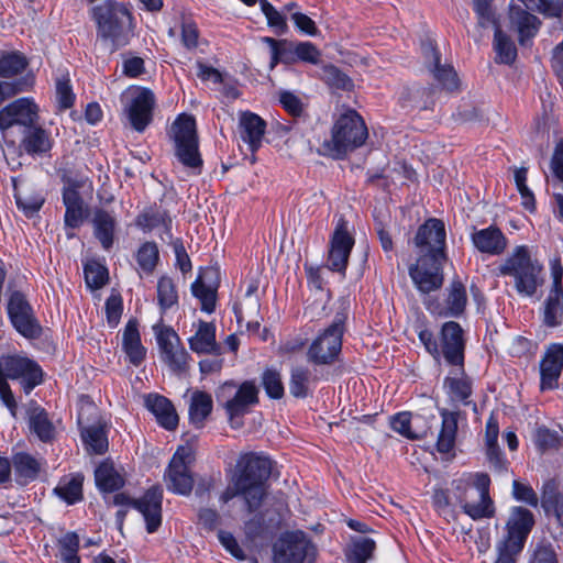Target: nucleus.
I'll return each instance as SVG.
<instances>
[{
    "instance_id": "1",
    "label": "nucleus",
    "mask_w": 563,
    "mask_h": 563,
    "mask_svg": "<svg viewBox=\"0 0 563 563\" xmlns=\"http://www.w3.org/2000/svg\"><path fill=\"white\" fill-rule=\"evenodd\" d=\"M91 19L97 26V37L109 42L111 52L129 44L132 33L133 18L128 8L120 2L107 0L90 10Z\"/></svg>"
},
{
    "instance_id": "2",
    "label": "nucleus",
    "mask_w": 563,
    "mask_h": 563,
    "mask_svg": "<svg viewBox=\"0 0 563 563\" xmlns=\"http://www.w3.org/2000/svg\"><path fill=\"white\" fill-rule=\"evenodd\" d=\"M499 275L514 278L520 296L533 297L544 284L543 265L533 257L527 245L516 246L498 267Z\"/></svg>"
},
{
    "instance_id": "3",
    "label": "nucleus",
    "mask_w": 563,
    "mask_h": 563,
    "mask_svg": "<svg viewBox=\"0 0 563 563\" xmlns=\"http://www.w3.org/2000/svg\"><path fill=\"white\" fill-rule=\"evenodd\" d=\"M367 136L363 118L355 110L349 109L334 121L331 139L323 146L333 157L343 158L349 152L361 147Z\"/></svg>"
},
{
    "instance_id": "4",
    "label": "nucleus",
    "mask_w": 563,
    "mask_h": 563,
    "mask_svg": "<svg viewBox=\"0 0 563 563\" xmlns=\"http://www.w3.org/2000/svg\"><path fill=\"white\" fill-rule=\"evenodd\" d=\"M170 139L177 161L194 175L202 170L203 161L199 152V142L194 117L180 114L172 124Z\"/></svg>"
},
{
    "instance_id": "5",
    "label": "nucleus",
    "mask_w": 563,
    "mask_h": 563,
    "mask_svg": "<svg viewBox=\"0 0 563 563\" xmlns=\"http://www.w3.org/2000/svg\"><path fill=\"white\" fill-rule=\"evenodd\" d=\"M346 314L338 312L332 323L319 334L307 351V361L319 368L339 360Z\"/></svg>"
},
{
    "instance_id": "6",
    "label": "nucleus",
    "mask_w": 563,
    "mask_h": 563,
    "mask_svg": "<svg viewBox=\"0 0 563 563\" xmlns=\"http://www.w3.org/2000/svg\"><path fill=\"white\" fill-rule=\"evenodd\" d=\"M272 473V461L254 452L242 454L236 462L234 475L251 492L256 489L255 498L263 504L267 495V481Z\"/></svg>"
},
{
    "instance_id": "7",
    "label": "nucleus",
    "mask_w": 563,
    "mask_h": 563,
    "mask_svg": "<svg viewBox=\"0 0 563 563\" xmlns=\"http://www.w3.org/2000/svg\"><path fill=\"white\" fill-rule=\"evenodd\" d=\"M37 106L29 98H20L0 110V132L11 146L15 145V130L20 134L37 123Z\"/></svg>"
},
{
    "instance_id": "8",
    "label": "nucleus",
    "mask_w": 563,
    "mask_h": 563,
    "mask_svg": "<svg viewBox=\"0 0 563 563\" xmlns=\"http://www.w3.org/2000/svg\"><path fill=\"white\" fill-rule=\"evenodd\" d=\"M257 387L249 380L239 387L233 382H225L216 390L217 402L224 408L232 426L236 418L243 417L249 411L250 406L257 404Z\"/></svg>"
},
{
    "instance_id": "9",
    "label": "nucleus",
    "mask_w": 563,
    "mask_h": 563,
    "mask_svg": "<svg viewBox=\"0 0 563 563\" xmlns=\"http://www.w3.org/2000/svg\"><path fill=\"white\" fill-rule=\"evenodd\" d=\"M317 548L300 530L283 533L273 545L274 563H313Z\"/></svg>"
},
{
    "instance_id": "10",
    "label": "nucleus",
    "mask_w": 563,
    "mask_h": 563,
    "mask_svg": "<svg viewBox=\"0 0 563 563\" xmlns=\"http://www.w3.org/2000/svg\"><path fill=\"white\" fill-rule=\"evenodd\" d=\"M62 198L65 206L64 223L67 228H79L88 214L87 206L80 196V190L88 185L85 176L64 172L62 175Z\"/></svg>"
},
{
    "instance_id": "11",
    "label": "nucleus",
    "mask_w": 563,
    "mask_h": 563,
    "mask_svg": "<svg viewBox=\"0 0 563 563\" xmlns=\"http://www.w3.org/2000/svg\"><path fill=\"white\" fill-rule=\"evenodd\" d=\"M0 377L19 380L23 391L29 395L43 380L41 366L22 354H3L0 356Z\"/></svg>"
},
{
    "instance_id": "12",
    "label": "nucleus",
    "mask_w": 563,
    "mask_h": 563,
    "mask_svg": "<svg viewBox=\"0 0 563 563\" xmlns=\"http://www.w3.org/2000/svg\"><path fill=\"white\" fill-rule=\"evenodd\" d=\"M162 501L163 489L159 486L148 488L139 499H132L124 493L113 496L114 505H129L143 515L148 533L155 532L162 523Z\"/></svg>"
},
{
    "instance_id": "13",
    "label": "nucleus",
    "mask_w": 563,
    "mask_h": 563,
    "mask_svg": "<svg viewBox=\"0 0 563 563\" xmlns=\"http://www.w3.org/2000/svg\"><path fill=\"white\" fill-rule=\"evenodd\" d=\"M192 451L189 446H179L173 455L164 474L168 490L188 496L194 488V477L189 471Z\"/></svg>"
},
{
    "instance_id": "14",
    "label": "nucleus",
    "mask_w": 563,
    "mask_h": 563,
    "mask_svg": "<svg viewBox=\"0 0 563 563\" xmlns=\"http://www.w3.org/2000/svg\"><path fill=\"white\" fill-rule=\"evenodd\" d=\"M490 479L485 473H477L475 476V488L465 490V499L460 504L464 512L473 520L490 518L494 515L493 501L489 497Z\"/></svg>"
},
{
    "instance_id": "15",
    "label": "nucleus",
    "mask_w": 563,
    "mask_h": 563,
    "mask_svg": "<svg viewBox=\"0 0 563 563\" xmlns=\"http://www.w3.org/2000/svg\"><path fill=\"white\" fill-rule=\"evenodd\" d=\"M155 96L147 88H140L126 97L124 112L131 126L137 132H144L153 120Z\"/></svg>"
},
{
    "instance_id": "16",
    "label": "nucleus",
    "mask_w": 563,
    "mask_h": 563,
    "mask_svg": "<svg viewBox=\"0 0 563 563\" xmlns=\"http://www.w3.org/2000/svg\"><path fill=\"white\" fill-rule=\"evenodd\" d=\"M445 236L446 233L443 221L432 218L419 227L415 238V244L417 247L427 252L424 256L434 260H445Z\"/></svg>"
},
{
    "instance_id": "17",
    "label": "nucleus",
    "mask_w": 563,
    "mask_h": 563,
    "mask_svg": "<svg viewBox=\"0 0 563 563\" xmlns=\"http://www.w3.org/2000/svg\"><path fill=\"white\" fill-rule=\"evenodd\" d=\"M443 261L423 256L418 264L409 267V276L419 291L429 294L441 288L443 284Z\"/></svg>"
},
{
    "instance_id": "18",
    "label": "nucleus",
    "mask_w": 563,
    "mask_h": 563,
    "mask_svg": "<svg viewBox=\"0 0 563 563\" xmlns=\"http://www.w3.org/2000/svg\"><path fill=\"white\" fill-rule=\"evenodd\" d=\"M353 245L354 239L347 232L346 221L340 219L330 241L328 265L331 271L345 272Z\"/></svg>"
},
{
    "instance_id": "19",
    "label": "nucleus",
    "mask_w": 563,
    "mask_h": 563,
    "mask_svg": "<svg viewBox=\"0 0 563 563\" xmlns=\"http://www.w3.org/2000/svg\"><path fill=\"white\" fill-rule=\"evenodd\" d=\"M424 63L432 73L434 79L449 91L456 90L459 88L457 74L451 65L441 64L440 54L435 48L432 41L428 40L421 44Z\"/></svg>"
},
{
    "instance_id": "20",
    "label": "nucleus",
    "mask_w": 563,
    "mask_h": 563,
    "mask_svg": "<svg viewBox=\"0 0 563 563\" xmlns=\"http://www.w3.org/2000/svg\"><path fill=\"white\" fill-rule=\"evenodd\" d=\"M534 525L533 514L522 507L512 508L507 521V537L510 547L517 551H522L525 542Z\"/></svg>"
},
{
    "instance_id": "21",
    "label": "nucleus",
    "mask_w": 563,
    "mask_h": 563,
    "mask_svg": "<svg viewBox=\"0 0 563 563\" xmlns=\"http://www.w3.org/2000/svg\"><path fill=\"white\" fill-rule=\"evenodd\" d=\"M442 354L451 365L463 366L464 339L463 329L455 321L445 322L441 330Z\"/></svg>"
},
{
    "instance_id": "22",
    "label": "nucleus",
    "mask_w": 563,
    "mask_h": 563,
    "mask_svg": "<svg viewBox=\"0 0 563 563\" xmlns=\"http://www.w3.org/2000/svg\"><path fill=\"white\" fill-rule=\"evenodd\" d=\"M563 369V345L553 343L548 346L541 363V389H555Z\"/></svg>"
},
{
    "instance_id": "23",
    "label": "nucleus",
    "mask_w": 563,
    "mask_h": 563,
    "mask_svg": "<svg viewBox=\"0 0 563 563\" xmlns=\"http://www.w3.org/2000/svg\"><path fill=\"white\" fill-rule=\"evenodd\" d=\"M509 22L510 29L518 33V41L522 46L537 35L541 26L538 16L518 4L509 7Z\"/></svg>"
},
{
    "instance_id": "24",
    "label": "nucleus",
    "mask_w": 563,
    "mask_h": 563,
    "mask_svg": "<svg viewBox=\"0 0 563 563\" xmlns=\"http://www.w3.org/2000/svg\"><path fill=\"white\" fill-rule=\"evenodd\" d=\"M324 378V372L318 366L309 368L295 365L290 369L289 393L295 398H306L311 393V385Z\"/></svg>"
},
{
    "instance_id": "25",
    "label": "nucleus",
    "mask_w": 563,
    "mask_h": 563,
    "mask_svg": "<svg viewBox=\"0 0 563 563\" xmlns=\"http://www.w3.org/2000/svg\"><path fill=\"white\" fill-rule=\"evenodd\" d=\"M266 131V122L260 115L251 111H242L239 114V132L251 152H256L262 146Z\"/></svg>"
},
{
    "instance_id": "26",
    "label": "nucleus",
    "mask_w": 563,
    "mask_h": 563,
    "mask_svg": "<svg viewBox=\"0 0 563 563\" xmlns=\"http://www.w3.org/2000/svg\"><path fill=\"white\" fill-rule=\"evenodd\" d=\"M442 419L441 430L437 440V451L443 455L444 460L454 457V448L457 434V411L440 409Z\"/></svg>"
},
{
    "instance_id": "27",
    "label": "nucleus",
    "mask_w": 563,
    "mask_h": 563,
    "mask_svg": "<svg viewBox=\"0 0 563 563\" xmlns=\"http://www.w3.org/2000/svg\"><path fill=\"white\" fill-rule=\"evenodd\" d=\"M471 240L477 251L489 255H500L505 252L508 244L503 231L495 225L474 230L471 234Z\"/></svg>"
},
{
    "instance_id": "28",
    "label": "nucleus",
    "mask_w": 563,
    "mask_h": 563,
    "mask_svg": "<svg viewBox=\"0 0 563 563\" xmlns=\"http://www.w3.org/2000/svg\"><path fill=\"white\" fill-rule=\"evenodd\" d=\"M26 416L30 431L34 433L40 441L51 443L55 439V426L44 408L32 401L27 406Z\"/></svg>"
},
{
    "instance_id": "29",
    "label": "nucleus",
    "mask_w": 563,
    "mask_h": 563,
    "mask_svg": "<svg viewBox=\"0 0 563 563\" xmlns=\"http://www.w3.org/2000/svg\"><path fill=\"white\" fill-rule=\"evenodd\" d=\"M11 470L14 471L15 482L20 486H25L34 482L42 470L43 461L25 452H18L12 455Z\"/></svg>"
},
{
    "instance_id": "30",
    "label": "nucleus",
    "mask_w": 563,
    "mask_h": 563,
    "mask_svg": "<svg viewBox=\"0 0 563 563\" xmlns=\"http://www.w3.org/2000/svg\"><path fill=\"white\" fill-rule=\"evenodd\" d=\"M91 223L95 238L100 242L103 250L109 251L113 246L115 239V217L111 212L98 208L93 212Z\"/></svg>"
},
{
    "instance_id": "31",
    "label": "nucleus",
    "mask_w": 563,
    "mask_h": 563,
    "mask_svg": "<svg viewBox=\"0 0 563 563\" xmlns=\"http://www.w3.org/2000/svg\"><path fill=\"white\" fill-rule=\"evenodd\" d=\"M145 406L165 429L174 430L178 426V415L166 397L150 394L145 398Z\"/></svg>"
},
{
    "instance_id": "32",
    "label": "nucleus",
    "mask_w": 563,
    "mask_h": 563,
    "mask_svg": "<svg viewBox=\"0 0 563 563\" xmlns=\"http://www.w3.org/2000/svg\"><path fill=\"white\" fill-rule=\"evenodd\" d=\"M139 323L135 319H130L124 328L122 335L123 350L134 366H139L145 358L146 350L142 345L139 332Z\"/></svg>"
},
{
    "instance_id": "33",
    "label": "nucleus",
    "mask_w": 563,
    "mask_h": 563,
    "mask_svg": "<svg viewBox=\"0 0 563 563\" xmlns=\"http://www.w3.org/2000/svg\"><path fill=\"white\" fill-rule=\"evenodd\" d=\"M216 275L217 272L214 269H206L202 274H199L191 285V292L199 299L201 310L208 313L213 312L216 309L217 285H207L206 280L211 279Z\"/></svg>"
},
{
    "instance_id": "34",
    "label": "nucleus",
    "mask_w": 563,
    "mask_h": 563,
    "mask_svg": "<svg viewBox=\"0 0 563 563\" xmlns=\"http://www.w3.org/2000/svg\"><path fill=\"white\" fill-rule=\"evenodd\" d=\"M21 146L30 155H42L52 148L48 133L35 123L20 133Z\"/></svg>"
},
{
    "instance_id": "35",
    "label": "nucleus",
    "mask_w": 563,
    "mask_h": 563,
    "mask_svg": "<svg viewBox=\"0 0 563 563\" xmlns=\"http://www.w3.org/2000/svg\"><path fill=\"white\" fill-rule=\"evenodd\" d=\"M189 346L194 352L199 354H218L220 347L216 342L214 324L200 320L196 334L189 339Z\"/></svg>"
},
{
    "instance_id": "36",
    "label": "nucleus",
    "mask_w": 563,
    "mask_h": 563,
    "mask_svg": "<svg viewBox=\"0 0 563 563\" xmlns=\"http://www.w3.org/2000/svg\"><path fill=\"white\" fill-rule=\"evenodd\" d=\"M84 475L80 473L67 474L59 478L54 488V494L67 505H74L82 500Z\"/></svg>"
},
{
    "instance_id": "37",
    "label": "nucleus",
    "mask_w": 563,
    "mask_h": 563,
    "mask_svg": "<svg viewBox=\"0 0 563 563\" xmlns=\"http://www.w3.org/2000/svg\"><path fill=\"white\" fill-rule=\"evenodd\" d=\"M467 295L464 285L460 280H453L448 288L445 307L439 311L442 317H460L466 307Z\"/></svg>"
},
{
    "instance_id": "38",
    "label": "nucleus",
    "mask_w": 563,
    "mask_h": 563,
    "mask_svg": "<svg viewBox=\"0 0 563 563\" xmlns=\"http://www.w3.org/2000/svg\"><path fill=\"white\" fill-rule=\"evenodd\" d=\"M213 401L210 394L201 390L192 393L189 404V420L197 428H202L205 420L210 416Z\"/></svg>"
},
{
    "instance_id": "39",
    "label": "nucleus",
    "mask_w": 563,
    "mask_h": 563,
    "mask_svg": "<svg viewBox=\"0 0 563 563\" xmlns=\"http://www.w3.org/2000/svg\"><path fill=\"white\" fill-rule=\"evenodd\" d=\"M238 496L243 498L245 506L247 508V511L250 514L258 510L262 506V504L258 501V499L255 498L256 489H254L253 492L252 490L250 492L246 488V486L241 484L240 479L235 475H233L231 485H229L227 487V489L221 494L220 501H222L223 504H227L231 499H233L234 497H238Z\"/></svg>"
},
{
    "instance_id": "40",
    "label": "nucleus",
    "mask_w": 563,
    "mask_h": 563,
    "mask_svg": "<svg viewBox=\"0 0 563 563\" xmlns=\"http://www.w3.org/2000/svg\"><path fill=\"white\" fill-rule=\"evenodd\" d=\"M95 479L98 488L102 492H115L124 485L123 477L115 471L112 463H101L96 472Z\"/></svg>"
},
{
    "instance_id": "41",
    "label": "nucleus",
    "mask_w": 563,
    "mask_h": 563,
    "mask_svg": "<svg viewBox=\"0 0 563 563\" xmlns=\"http://www.w3.org/2000/svg\"><path fill=\"white\" fill-rule=\"evenodd\" d=\"M81 438L89 452L103 454L108 451V437L106 429L101 423L84 428L81 430Z\"/></svg>"
},
{
    "instance_id": "42",
    "label": "nucleus",
    "mask_w": 563,
    "mask_h": 563,
    "mask_svg": "<svg viewBox=\"0 0 563 563\" xmlns=\"http://www.w3.org/2000/svg\"><path fill=\"white\" fill-rule=\"evenodd\" d=\"M490 25L495 27L494 48L497 54V62L511 64L517 57V48L514 41L503 32L497 21Z\"/></svg>"
},
{
    "instance_id": "43",
    "label": "nucleus",
    "mask_w": 563,
    "mask_h": 563,
    "mask_svg": "<svg viewBox=\"0 0 563 563\" xmlns=\"http://www.w3.org/2000/svg\"><path fill=\"white\" fill-rule=\"evenodd\" d=\"M376 548L374 540L367 537H356L351 540L345 556L347 563H366Z\"/></svg>"
},
{
    "instance_id": "44",
    "label": "nucleus",
    "mask_w": 563,
    "mask_h": 563,
    "mask_svg": "<svg viewBox=\"0 0 563 563\" xmlns=\"http://www.w3.org/2000/svg\"><path fill=\"white\" fill-rule=\"evenodd\" d=\"M431 88L406 87L402 89L399 100L402 107L411 106L418 109H429L432 103Z\"/></svg>"
},
{
    "instance_id": "45",
    "label": "nucleus",
    "mask_w": 563,
    "mask_h": 563,
    "mask_svg": "<svg viewBox=\"0 0 563 563\" xmlns=\"http://www.w3.org/2000/svg\"><path fill=\"white\" fill-rule=\"evenodd\" d=\"M11 180H12V185H13L14 198H15L18 208L21 211H23V213L26 217H29V218L33 217L42 208V206L45 201L44 197L36 192H30V194L22 195L18 190V179L15 177H12Z\"/></svg>"
},
{
    "instance_id": "46",
    "label": "nucleus",
    "mask_w": 563,
    "mask_h": 563,
    "mask_svg": "<svg viewBox=\"0 0 563 563\" xmlns=\"http://www.w3.org/2000/svg\"><path fill=\"white\" fill-rule=\"evenodd\" d=\"M29 65L26 57L19 52L3 53L0 56V77L11 78L22 74Z\"/></svg>"
},
{
    "instance_id": "47",
    "label": "nucleus",
    "mask_w": 563,
    "mask_h": 563,
    "mask_svg": "<svg viewBox=\"0 0 563 563\" xmlns=\"http://www.w3.org/2000/svg\"><path fill=\"white\" fill-rule=\"evenodd\" d=\"M443 386L448 389L452 401L468 404V398L472 395V382L468 377L464 375L462 377H446Z\"/></svg>"
},
{
    "instance_id": "48",
    "label": "nucleus",
    "mask_w": 563,
    "mask_h": 563,
    "mask_svg": "<svg viewBox=\"0 0 563 563\" xmlns=\"http://www.w3.org/2000/svg\"><path fill=\"white\" fill-rule=\"evenodd\" d=\"M172 223L168 212L164 209L152 207L141 213L136 219L137 227L151 231L158 227L168 228Z\"/></svg>"
},
{
    "instance_id": "49",
    "label": "nucleus",
    "mask_w": 563,
    "mask_h": 563,
    "mask_svg": "<svg viewBox=\"0 0 563 563\" xmlns=\"http://www.w3.org/2000/svg\"><path fill=\"white\" fill-rule=\"evenodd\" d=\"M563 313V294L556 290H550L545 300L543 322L548 327H556L561 323Z\"/></svg>"
},
{
    "instance_id": "50",
    "label": "nucleus",
    "mask_w": 563,
    "mask_h": 563,
    "mask_svg": "<svg viewBox=\"0 0 563 563\" xmlns=\"http://www.w3.org/2000/svg\"><path fill=\"white\" fill-rule=\"evenodd\" d=\"M157 301L163 312L178 303V292L174 280L162 276L157 283Z\"/></svg>"
},
{
    "instance_id": "51",
    "label": "nucleus",
    "mask_w": 563,
    "mask_h": 563,
    "mask_svg": "<svg viewBox=\"0 0 563 563\" xmlns=\"http://www.w3.org/2000/svg\"><path fill=\"white\" fill-rule=\"evenodd\" d=\"M10 321L13 328L26 339H38L42 335V325L35 318L33 310Z\"/></svg>"
},
{
    "instance_id": "52",
    "label": "nucleus",
    "mask_w": 563,
    "mask_h": 563,
    "mask_svg": "<svg viewBox=\"0 0 563 563\" xmlns=\"http://www.w3.org/2000/svg\"><path fill=\"white\" fill-rule=\"evenodd\" d=\"M158 260L159 252L157 245L154 242L143 243L136 253V262L140 268L146 274L153 273L158 263Z\"/></svg>"
},
{
    "instance_id": "53",
    "label": "nucleus",
    "mask_w": 563,
    "mask_h": 563,
    "mask_svg": "<svg viewBox=\"0 0 563 563\" xmlns=\"http://www.w3.org/2000/svg\"><path fill=\"white\" fill-rule=\"evenodd\" d=\"M85 280L90 289H100L107 284L108 269L97 261H89L84 267Z\"/></svg>"
},
{
    "instance_id": "54",
    "label": "nucleus",
    "mask_w": 563,
    "mask_h": 563,
    "mask_svg": "<svg viewBox=\"0 0 563 563\" xmlns=\"http://www.w3.org/2000/svg\"><path fill=\"white\" fill-rule=\"evenodd\" d=\"M321 78L328 86L334 89L349 91L353 88L351 78L333 65L322 67Z\"/></svg>"
},
{
    "instance_id": "55",
    "label": "nucleus",
    "mask_w": 563,
    "mask_h": 563,
    "mask_svg": "<svg viewBox=\"0 0 563 563\" xmlns=\"http://www.w3.org/2000/svg\"><path fill=\"white\" fill-rule=\"evenodd\" d=\"M260 5L267 20L268 26L273 27L277 35L286 34L288 32V25L285 15L276 10L267 0H260Z\"/></svg>"
},
{
    "instance_id": "56",
    "label": "nucleus",
    "mask_w": 563,
    "mask_h": 563,
    "mask_svg": "<svg viewBox=\"0 0 563 563\" xmlns=\"http://www.w3.org/2000/svg\"><path fill=\"white\" fill-rule=\"evenodd\" d=\"M34 85V76L27 74L15 81H0V104L8 98L29 91Z\"/></svg>"
},
{
    "instance_id": "57",
    "label": "nucleus",
    "mask_w": 563,
    "mask_h": 563,
    "mask_svg": "<svg viewBox=\"0 0 563 563\" xmlns=\"http://www.w3.org/2000/svg\"><path fill=\"white\" fill-rule=\"evenodd\" d=\"M189 354L183 345L166 354L162 360L168 365L172 372L183 374L189 367Z\"/></svg>"
},
{
    "instance_id": "58",
    "label": "nucleus",
    "mask_w": 563,
    "mask_h": 563,
    "mask_svg": "<svg viewBox=\"0 0 563 563\" xmlns=\"http://www.w3.org/2000/svg\"><path fill=\"white\" fill-rule=\"evenodd\" d=\"M262 385L266 394L274 399H279L284 395V385L280 374L275 369H266L262 376Z\"/></svg>"
},
{
    "instance_id": "59",
    "label": "nucleus",
    "mask_w": 563,
    "mask_h": 563,
    "mask_svg": "<svg viewBox=\"0 0 563 563\" xmlns=\"http://www.w3.org/2000/svg\"><path fill=\"white\" fill-rule=\"evenodd\" d=\"M162 357L177 349L180 343L178 334L172 328H163L156 333Z\"/></svg>"
},
{
    "instance_id": "60",
    "label": "nucleus",
    "mask_w": 563,
    "mask_h": 563,
    "mask_svg": "<svg viewBox=\"0 0 563 563\" xmlns=\"http://www.w3.org/2000/svg\"><path fill=\"white\" fill-rule=\"evenodd\" d=\"M297 59L318 65L321 60L320 49L311 42H299L294 46Z\"/></svg>"
},
{
    "instance_id": "61",
    "label": "nucleus",
    "mask_w": 563,
    "mask_h": 563,
    "mask_svg": "<svg viewBox=\"0 0 563 563\" xmlns=\"http://www.w3.org/2000/svg\"><path fill=\"white\" fill-rule=\"evenodd\" d=\"M561 438L558 432L550 430L547 427H540L534 433V443L541 451L556 449L560 445Z\"/></svg>"
},
{
    "instance_id": "62",
    "label": "nucleus",
    "mask_w": 563,
    "mask_h": 563,
    "mask_svg": "<svg viewBox=\"0 0 563 563\" xmlns=\"http://www.w3.org/2000/svg\"><path fill=\"white\" fill-rule=\"evenodd\" d=\"M7 310L10 320H12L19 316L31 312L33 309L22 292L13 291L9 298Z\"/></svg>"
},
{
    "instance_id": "63",
    "label": "nucleus",
    "mask_w": 563,
    "mask_h": 563,
    "mask_svg": "<svg viewBox=\"0 0 563 563\" xmlns=\"http://www.w3.org/2000/svg\"><path fill=\"white\" fill-rule=\"evenodd\" d=\"M492 2L493 0H473L478 25L482 27H488L489 24H495L496 22V14L493 10Z\"/></svg>"
},
{
    "instance_id": "64",
    "label": "nucleus",
    "mask_w": 563,
    "mask_h": 563,
    "mask_svg": "<svg viewBox=\"0 0 563 563\" xmlns=\"http://www.w3.org/2000/svg\"><path fill=\"white\" fill-rule=\"evenodd\" d=\"M56 96L59 108L68 109L73 107L75 95L70 86V81L67 77H60L56 81Z\"/></svg>"
}]
</instances>
